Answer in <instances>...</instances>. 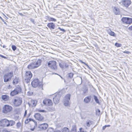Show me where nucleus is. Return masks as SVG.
I'll list each match as a JSON object with an SVG mask.
<instances>
[{"label":"nucleus","mask_w":132,"mask_h":132,"mask_svg":"<svg viewBox=\"0 0 132 132\" xmlns=\"http://www.w3.org/2000/svg\"><path fill=\"white\" fill-rule=\"evenodd\" d=\"M30 114H29L28 117L25 120L24 123L26 125H28V128L31 131H33L37 126V123L36 121L34 119L29 118Z\"/></svg>","instance_id":"f257e3e1"},{"label":"nucleus","mask_w":132,"mask_h":132,"mask_svg":"<svg viewBox=\"0 0 132 132\" xmlns=\"http://www.w3.org/2000/svg\"><path fill=\"white\" fill-rule=\"evenodd\" d=\"M42 62V60L38 59L37 61L33 62L30 63L28 65L27 68L29 70L36 69L41 65Z\"/></svg>","instance_id":"f03ea898"},{"label":"nucleus","mask_w":132,"mask_h":132,"mask_svg":"<svg viewBox=\"0 0 132 132\" xmlns=\"http://www.w3.org/2000/svg\"><path fill=\"white\" fill-rule=\"evenodd\" d=\"M31 84L34 87H38L39 88L43 89V84L37 79H35L33 80L31 82Z\"/></svg>","instance_id":"7ed1b4c3"},{"label":"nucleus","mask_w":132,"mask_h":132,"mask_svg":"<svg viewBox=\"0 0 132 132\" xmlns=\"http://www.w3.org/2000/svg\"><path fill=\"white\" fill-rule=\"evenodd\" d=\"M32 77V74L30 71H26L25 72L24 77V81L27 83L29 82Z\"/></svg>","instance_id":"20e7f679"},{"label":"nucleus","mask_w":132,"mask_h":132,"mask_svg":"<svg viewBox=\"0 0 132 132\" xmlns=\"http://www.w3.org/2000/svg\"><path fill=\"white\" fill-rule=\"evenodd\" d=\"M13 77V73L11 72L5 74L3 76L4 81V82H7L11 80Z\"/></svg>","instance_id":"39448f33"},{"label":"nucleus","mask_w":132,"mask_h":132,"mask_svg":"<svg viewBox=\"0 0 132 132\" xmlns=\"http://www.w3.org/2000/svg\"><path fill=\"white\" fill-rule=\"evenodd\" d=\"M13 110L12 107L9 105H4L3 108L2 112L4 113L9 114L12 112Z\"/></svg>","instance_id":"423d86ee"},{"label":"nucleus","mask_w":132,"mask_h":132,"mask_svg":"<svg viewBox=\"0 0 132 132\" xmlns=\"http://www.w3.org/2000/svg\"><path fill=\"white\" fill-rule=\"evenodd\" d=\"M22 102V98L20 97H15L12 101V103L15 107H18L20 105Z\"/></svg>","instance_id":"0eeeda50"},{"label":"nucleus","mask_w":132,"mask_h":132,"mask_svg":"<svg viewBox=\"0 0 132 132\" xmlns=\"http://www.w3.org/2000/svg\"><path fill=\"white\" fill-rule=\"evenodd\" d=\"M22 89L20 86L17 85L14 89L11 92L10 95L12 96H15L20 93Z\"/></svg>","instance_id":"6e6552de"},{"label":"nucleus","mask_w":132,"mask_h":132,"mask_svg":"<svg viewBox=\"0 0 132 132\" xmlns=\"http://www.w3.org/2000/svg\"><path fill=\"white\" fill-rule=\"evenodd\" d=\"M34 117L36 120L38 121H42L44 120V116L39 113H35L34 116Z\"/></svg>","instance_id":"1a4fd4ad"},{"label":"nucleus","mask_w":132,"mask_h":132,"mask_svg":"<svg viewBox=\"0 0 132 132\" xmlns=\"http://www.w3.org/2000/svg\"><path fill=\"white\" fill-rule=\"evenodd\" d=\"M121 20L125 24L130 25L132 23V18H131L123 17L122 18Z\"/></svg>","instance_id":"9d476101"},{"label":"nucleus","mask_w":132,"mask_h":132,"mask_svg":"<svg viewBox=\"0 0 132 132\" xmlns=\"http://www.w3.org/2000/svg\"><path fill=\"white\" fill-rule=\"evenodd\" d=\"M48 67L51 69L55 70L57 69L56 62L55 61H49L48 63Z\"/></svg>","instance_id":"9b49d317"},{"label":"nucleus","mask_w":132,"mask_h":132,"mask_svg":"<svg viewBox=\"0 0 132 132\" xmlns=\"http://www.w3.org/2000/svg\"><path fill=\"white\" fill-rule=\"evenodd\" d=\"M43 103L46 106H52L53 105V103L52 100L47 98H45L43 100Z\"/></svg>","instance_id":"f8f14e48"},{"label":"nucleus","mask_w":132,"mask_h":132,"mask_svg":"<svg viewBox=\"0 0 132 132\" xmlns=\"http://www.w3.org/2000/svg\"><path fill=\"white\" fill-rule=\"evenodd\" d=\"M8 120L4 119L0 121V126L2 127H8Z\"/></svg>","instance_id":"ddd939ff"},{"label":"nucleus","mask_w":132,"mask_h":132,"mask_svg":"<svg viewBox=\"0 0 132 132\" xmlns=\"http://www.w3.org/2000/svg\"><path fill=\"white\" fill-rule=\"evenodd\" d=\"M48 125L46 123H44L39 125V127L41 130H45L47 128Z\"/></svg>","instance_id":"4468645a"},{"label":"nucleus","mask_w":132,"mask_h":132,"mask_svg":"<svg viewBox=\"0 0 132 132\" xmlns=\"http://www.w3.org/2000/svg\"><path fill=\"white\" fill-rule=\"evenodd\" d=\"M122 3L125 6L128 7L131 4V2L130 0H123Z\"/></svg>","instance_id":"2eb2a0df"},{"label":"nucleus","mask_w":132,"mask_h":132,"mask_svg":"<svg viewBox=\"0 0 132 132\" xmlns=\"http://www.w3.org/2000/svg\"><path fill=\"white\" fill-rule=\"evenodd\" d=\"M60 97L59 95H55L53 98V102L55 104H57L60 101Z\"/></svg>","instance_id":"dca6fc26"},{"label":"nucleus","mask_w":132,"mask_h":132,"mask_svg":"<svg viewBox=\"0 0 132 132\" xmlns=\"http://www.w3.org/2000/svg\"><path fill=\"white\" fill-rule=\"evenodd\" d=\"M47 26L50 30L54 29L55 28V24L52 22L48 23L47 24Z\"/></svg>","instance_id":"f3484780"},{"label":"nucleus","mask_w":132,"mask_h":132,"mask_svg":"<svg viewBox=\"0 0 132 132\" xmlns=\"http://www.w3.org/2000/svg\"><path fill=\"white\" fill-rule=\"evenodd\" d=\"M113 11L114 13L116 15H119L120 14V11L119 8L114 6L113 9Z\"/></svg>","instance_id":"a211bd4d"},{"label":"nucleus","mask_w":132,"mask_h":132,"mask_svg":"<svg viewBox=\"0 0 132 132\" xmlns=\"http://www.w3.org/2000/svg\"><path fill=\"white\" fill-rule=\"evenodd\" d=\"M46 17L47 20L49 22L52 21L55 22H56L57 21V20L56 19L53 17H50L49 16H46Z\"/></svg>","instance_id":"6ab92c4d"},{"label":"nucleus","mask_w":132,"mask_h":132,"mask_svg":"<svg viewBox=\"0 0 132 132\" xmlns=\"http://www.w3.org/2000/svg\"><path fill=\"white\" fill-rule=\"evenodd\" d=\"M19 78L16 77H15L13 79L12 83L13 85L17 84L19 83Z\"/></svg>","instance_id":"aec40b11"},{"label":"nucleus","mask_w":132,"mask_h":132,"mask_svg":"<svg viewBox=\"0 0 132 132\" xmlns=\"http://www.w3.org/2000/svg\"><path fill=\"white\" fill-rule=\"evenodd\" d=\"M91 97L90 96H88L85 98L84 101L86 103H88L90 101Z\"/></svg>","instance_id":"412c9836"},{"label":"nucleus","mask_w":132,"mask_h":132,"mask_svg":"<svg viewBox=\"0 0 132 132\" xmlns=\"http://www.w3.org/2000/svg\"><path fill=\"white\" fill-rule=\"evenodd\" d=\"M37 103L36 101L32 100L31 101L30 104L32 106H35L36 105Z\"/></svg>","instance_id":"4be33fe9"},{"label":"nucleus","mask_w":132,"mask_h":132,"mask_svg":"<svg viewBox=\"0 0 132 132\" xmlns=\"http://www.w3.org/2000/svg\"><path fill=\"white\" fill-rule=\"evenodd\" d=\"M8 124H7L8 127L10 126H13L15 124V121L12 120H8Z\"/></svg>","instance_id":"5701e85b"},{"label":"nucleus","mask_w":132,"mask_h":132,"mask_svg":"<svg viewBox=\"0 0 132 132\" xmlns=\"http://www.w3.org/2000/svg\"><path fill=\"white\" fill-rule=\"evenodd\" d=\"M71 94H66L64 97L63 100H70L71 97Z\"/></svg>","instance_id":"b1692460"},{"label":"nucleus","mask_w":132,"mask_h":132,"mask_svg":"<svg viewBox=\"0 0 132 132\" xmlns=\"http://www.w3.org/2000/svg\"><path fill=\"white\" fill-rule=\"evenodd\" d=\"M70 100H63V103L65 106H68L70 105Z\"/></svg>","instance_id":"393cba45"},{"label":"nucleus","mask_w":132,"mask_h":132,"mask_svg":"<svg viewBox=\"0 0 132 132\" xmlns=\"http://www.w3.org/2000/svg\"><path fill=\"white\" fill-rule=\"evenodd\" d=\"M77 130V127L76 126H73L72 127L70 132H76Z\"/></svg>","instance_id":"a878e982"},{"label":"nucleus","mask_w":132,"mask_h":132,"mask_svg":"<svg viewBox=\"0 0 132 132\" xmlns=\"http://www.w3.org/2000/svg\"><path fill=\"white\" fill-rule=\"evenodd\" d=\"M2 97L3 100L5 101L7 100L9 98V96L6 95H3Z\"/></svg>","instance_id":"bb28decb"},{"label":"nucleus","mask_w":132,"mask_h":132,"mask_svg":"<svg viewBox=\"0 0 132 132\" xmlns=\"http://www.w3.org/2000/svg\"><path fill=\"white\" fill-rule=\"evenodd\" d=\"M16 125L17 128H22V124L20 122H17Z\"/></svg>","instance_id":"cd10ccee"},{"label":"nucleus","mask_w":132,"mask_h":132,"mask_svg":"<svg viewBox=\"0 0 132 132\" xmlns=\"http://www.w3.org/2000/svg\"><path fill=\"white\" fill-rule=\"evenodd\" d=\"M108 34L110 35L111 36H113V37H115L116 36V35L115 33L111 31L109 32Z\"/></svg>","instance_id":"c85d7f7f"},{"label":"nucleus","mask_w":132,"mask_h":132,"mask_svg":"<svg viewBox=\"0 0 132 132\" xmlns=\"http://www.w3.org/2000/svg\"><path fill=\"white\" fill-rule=\"evenodd\" d=\"M69 129L66 127H65L62 129V132H69Z\"/></svg>","instance_id":"c756f323"},{"label":"nucleus","mask_w":132,"mask_h":132,"mask_svg":"<svg viewBox=\"0 0 132 132\" xmlns=\"http://www.w3.org/2000/svg\"><path fill=\"white\" fill-rule=\"evenodd\" d=\"M94 99L95 100V101L98 104L100 103L99 100H98V99L97 96H94Z\"/></svg>","instance_id":"7c9ffc66"},{"label":"nucleus","mask_w":132,"mask_h":132,"mask_svg":"<svg viewBox=\"0 0 132 132\" xmlns=\"http://www.w3.org/2000/svg\"><path fill=\"white\" fill-rule=\"evenodd\" d=\"M115 45L117 47H119L122 46V45L119 43H116L115 44Z\"/></svg>","instance_id":"2f4dec72"},{"label":"nucleus","mask_w":132,"mask_h":132,"mask_svg":"<svg viewBox=\"0 0 132 132\" xmlns=\"http://www.w3.org/2000/svg\"><path fill=\"white\" fill-rule=\"evenodd\" d=\"M92 124V121H89L87 122L86 125L88 127H89L90 126V124Z\"/></svg>","instance_id":"473e14b6"},{"label":"nucleus","mask_w":132,"mask_h":132,"mask_svg":"<svg viewBox=\"0 0 132 132\" xmlns=\"http://www.w3.org/2000/svg\"><path fill=\"white\" fill-rule=\"evenodd\" d=\"M96 114L98 115H100L101 114L100 111L98 109L96 111Z\"/></svg>","instance_id":"72a5a7b5"},{"label":"nucleus","mask_w":132,"mask_h":132,"mask_svg":"<svg viewBox=\"0 0 132 132\" xmlns=\"http://www.w3.org/2000/svg\"><path fill=\"white\" fill-rule=\"evenodd\" d=\"M54 130L53 129L51 128H49L47 130V132H53Z\"/></svg>","instance_id":"f704fd0d"},{"label":"nucleus","mask_w":132,"mask_h":132,"mask_svg":"<svg viewBox=\"0 0 132 132\" xmlns=\"http://www.w3.org/2000/svg\"><path fill=\"white\" fill-rule=\"evenodd\" d=\"M73 74L72 73H70L68 74V77L71 78H72L73 76Z\"/></svg>","instance_id":"c9c22d12"},{"label":"nucleus","mask_w":132,"mask_h":132,"mask_svg":"<svg viewBox=\"0 0 132 132\" xmlns=\"http://www.w3.org/2000/svg\"><path fill=\"white\" fill-rule=\"evenodd\" d=\"M110 126L109 125H105L104 126H103L102 127V130H104L105 129L106 127H110Z\"/></svg>","instance_id":"e433bc0d"},{"label":"nucleus","mask_w":132,"mask_h":132,"mask_svg":"<svg viewBox=\"0 0 132 132\" xmlns=\"http://www.w3.org/2000/svg\"><path fill=\"white\" fill-rule=\"evenodd\" d=\"M36 111H37L38 112H45L46 111L44 110H39V109H37V110Z\"/></svg>","instance_id":"4c0bfd02"},{"label":"nucleus","mask_w":132,"mask_h":132,"mask_svg":"<svg viewBox=\"0 0 132 132\" xmlns=\"http://www.w3.org/2000/svg\"><path fill=\"white\" fill-rule=\"evenodd\" d=\"M12 48L14 51H15L16 49V47L14 45L12 46Z\"/></svg>","instance_id":"58836bf2"},{"label":"nucleus","mask_w":132,"mask_h":132,"mask_svg":"<svg viewBox=\"0 0 132 132\" xmlns=\"http://www.w3.org/2000/svg\"><path fill=\"white\" fill-rule=\"evenodd\" d=\"M78 132H86V131H84L82 130V128H81L79 129V131H78Z\"/></svg>","instance_id":"ea45409f"},{"label":"nucleus","mask_w":132,"mask_h":132,"mask_svg":"<svg viewBox=\"0 0 132 132\" xmlns=\"http://www.w3.org/2000/svg\"><path fill=\"white\" fill-rule=\"evenodd\" d=\"M79 61L81 63H82L84 64L85 65H86V66H88V65H87V64H86L85 63V62H83L81 60H79Z\"/></svg>","instance_id":"a19ab883"},{"label":"nucleus","mask_w":132,"mask_h":132,"mask_svg":"<svg viewBox=\"0 0 132 132\" xmlns=\"http://www.w3.org/2000/svg\"><path fill=\"white\" fill-rule=\"evenodd\" d=\"M123 53H126L128 54H129L131 53L130 52H129L128 51H125L123 52Z\"/></svg>","instance_id":"79ce46f5"},{"label":"nucleus","mask_w":132,"mask_h":132,"mask_svg":"<svg viewBox=\"0 0 132 132\" xmlns=\"http://www.w3.org/2000/svg\"><path fill=\"white\" fill-rule=\"evenodd\" d=\"M58 29L61 31H63L64 32H65V30L64 29H62L60 27H58Z\"/></svg>","instance_id":"37998d69"},{"label":"nucleus","mask_w":132,"mask_h":132,"mask_svg":"<svg viewBox=\"0 0 132 132\" xmlns=\"http://www.w3.org/2000/svg\"><path fill=\"white\" fill-rule=\"evenodd\" d=\"M27 110H26L25 111V112L24 115V117H25L27 115Z\"/></svg>","instance_id":"c03bdc74"},{"label":"nucleus","mask_w":132,"mask_h":132,"mask_svg":"<svg viewBox=\"0 0 132 132\" xmlns=\"http://www.w3.org/2000/svg\"><path fill=\"white\" fill-rule=\"evenodd\" d=\"M128 29L129 30H132V25L129 27Z\"/></svg>","instance_id":"a18cd8bd"},{"label":"nucleus","mask_w":132,"mask_h":132,"mask_svg":"<svg viewBox=\"0 0 132 132\" xmlns=\"http://www.w3.org/2000/svg\"><path fill=\"white\" fill-rule=\"evenodd\" d=\"M12 88V86H11L10 85H9L7 86V88L9 89H10Z\"/></svg>","instance_id":"49530a36"},{"label":"nucleus","mask_w":132,"mask_h":132,"mask_svg":"<svg viewBox=\"0 0 132 132\" xmlns=\"http://www.w3.org/2000/svg\"><path fill=\"white\" fill-rule=\"evenodd\" d=\"M0 56H1V57L2 58H4V59L6 58V57H5V56H3V55H0Z\"/></svg>","instance_id":"de8ad7c7"},{"label":"nucleus","mask_w":132,"mask_h":132,"mask_svg":"<svg viewBox=\"0 0 132 132\" xmlns=\"http://www.w3.org/2000/svg\"><path fill=\"white\" fill-rule=\"evenodd\" d=\"M54 132H61V131L60 130H57L55 131Z\"/></svg>","instance_id":"09e8293b"},{"label":"nucleus","mask_w":132,"mask_h":132,"mask_svg":"<svg viewBox=\"0 0 132 132\" xmlns=\"http://www.w3.org/2000/svg\"><path fill=\"white\" fill-rule=\"evenodd\" d=\"M19 14L21 16H23V14L22 13H19Z\"/></svg>","instance_id":"8fccbe9b"},{"label":"nucleus","mask_w":132,"mask_h":132,"mask_svg":"<svg viewBox=\"0 0 132 132\" xmlns=\"http://www.w3.org/2000/svg\"><path fill=\"white\" fill-rule=\"evenodd\" d=\"M0 18L1 19H2V18L1 16H0Z\"/></svg>","instance_id":"3c124183"},{"label":"nucleus","mask_w":132,"mask_h":132,"mask_svg":"<svg viewBox=\"0 0 132 132\" xmlns=\"http://www.w3.org/2000/svg\"><path fill=\"white\" fill-rule=\"evenodd\" d=\"M3 48H5V46H3Z\"/></svg>","instance_id":"603ef678"},{"label":"nucleus","mask_w":132,"mask_h":132,"mask_svg":"<svg viewBox=\"0 0 132 132\" xmlns=\"http://www.w3.org/2000/svg\"><path fill=\"white\" fill-rule=\"evenodd\" d=\"M4 22V23H5V24H6V23L5 22Z\"/></svg>","instance_id":"864d4df0"}]
</instances>
